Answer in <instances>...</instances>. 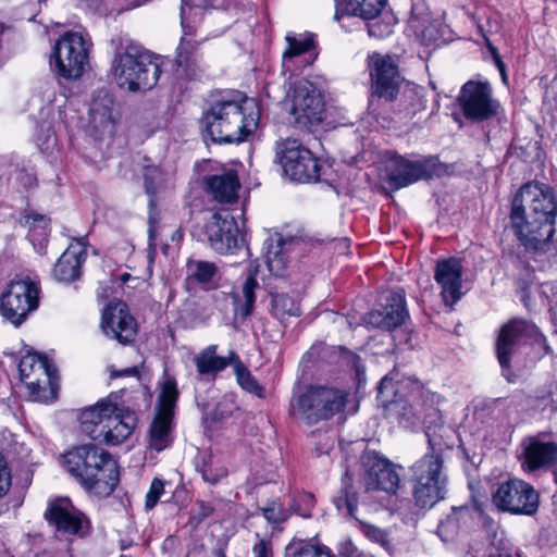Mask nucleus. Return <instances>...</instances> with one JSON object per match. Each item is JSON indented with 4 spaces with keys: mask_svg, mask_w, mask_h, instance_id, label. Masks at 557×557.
I'll return each mask as SVG.
<instances>
[{
    "mask_svg": "<svg viewBox=\"0 0 557 557\" xmlns=\"http://www.w3.org/2000/svg\"><path fill=\"white\" fill-rule=\"evenodd\" d=\"M259 119L257 101L237 92L216 100L203 113L201 124L212 141L238 144L255 133Z\"/></svg>",
    "mask_w": 557,
    "mask_h": 557,
    "instance_id": "1",
    "label": "nucleus"
},
{
    "mask_svg": "<svg viewBox=\"0 0 557 557\" xmlns=\"http://www.w3.org/2000/svg\"><path fill=\"white\" fill-rule=\"evenodd\" d=\"M111 42L114 47L111 74L116 85L128 91L151 89L161 69L149 52L127 37L120 36Z\"/></svg>",
    "mask_w": 557,
    "mask_h": 557,
    "instance_id": "2",
    "label": "nucleus"
},
{
    "mask_svg": "<svg viewBox=\"0 0 557 557\" xmlns=\"http://www.w3.org/2000/svg\"><path fill=\"white\" fill-rule=\"evenodd\" d=\"M66 471L89 491L111 494L119 483L116 462L92 444L76 446L62 456Z\"/></svg>",
    "mask_w": 557,
    "mask_h": 557,
    "instance_id": "3",
    "label": "nucleus"
},
{
    "mask_svg": "<svg viewBox=\"0 0 557 557\" xmlns=\"http://www.w3.org/2000/svg\"><path fill=\"white\" fill-rule=\"evenodd\" d=\"M117 394H110L85 408L79 413L81 430L94 441L119 445L133 433L136 425L134 412L120 407Z\"/></svg>",
    "mask_w": 557,
    "mask_h": 557,
    "instance_id": "4",
    "label": "nucleus"
},
{
    "mask_svg": "<svg viewBox=\"0 0 557 557\" xmlns=\"http://www.w3.org/2000/svg\"><path fill=\"white\" fill-rule=\"evenodd\" d=\"M92 41L88 34L69 30L60 36L51 50V71L66 81L81 78L90 67Z\"/></svg>",
    "mask_w": 557,
    "mask_h": 557,
    "instance_id": "5",
    "label": "nucleus"
},
{
    "mask_svg": "<svg viewBox=\"0 0 557 557\" xmlns=\"http://www.w3.org/2000/svg\"><path fill=\"white\" fill-rule=\"evenodd\" d=\"M40 282L26 274H16L0 296V314L14 326H20L39 308Z\"/></svg>",
    "mask_w": 557,
    "mask_h": 557,
    "instance_id": "6",
    "label": "nucleus"
},
{
    "mask_svg": "<svg viewBox=\"0 0 557 557\" xmlns=\"http://www.w3.org/2000/svg\"><path fill=\"white\" fill-rule=\"evenodd\" d=\"M347 403V393L333 386H310L305 393L294 398L290 409L308 424L329 420L342 412Z\"/></svg>",
    "mask_w": 557,
    "mask_h": 557,
    "instance_id": "7",
    "label": "nucleus"
},
{
    "mask_svg": "<svg viewBox=\"0 0 557 557\" xmlns=\"http://www.w3.org/2000/svg\"><path fill=\"white\" fill-rule=\"evenodd\" d=\"M510 228L527 252L541 256L554 249L555 226L512 200Z\"/></svg>",
    "mask_w": 557,
    "mask_h": 557,
    "instance_id": "8",
    "label": "nucleus"
},
{
    "mask_svg": "<svg viewBox=\"0 0 557 557\" xmlns=\"http://www.w3.org/2000/svg\"><path fill=\"white\" fill-rule=\"evenodd\" d=\"M413 497L420 507H432L444 498L447 476L444 458L436 454H424L411 467Z\"/></svg>",
    "mask_w": 557,
    "mask_h": 557,
    "instance_id": "9",
    "label": "nucleus"
},
{
    "mask_svg": "<svg viewBox=\"0 0 557 557\" xmlns=\"http://www.w3.org/2000/svg\"><path fill=\"white\" fill-rule=\"evenodd\" d=\"M367 69L371 83V95L385 101L396 100L405 77L395 55L372 52L367 58Z\"/></svg>",
    "mask_w": 557,
    "mask_h": 557,
    "instance_id": "10",
    "label": "nucleus"
},
{
    "mask_svg": "<svg viewBox=\"0 0 557 557\" xmlns=\"http://www.w3.org/2000/svg\"><path fill=\"white\" fill-rule=\"evenodd\" d=\"M276 154L283 172L298 183L317 182L321 164L313 153L296 139H286L277 145Z\"/></svg>",
    "mask_w": 557,
    "mask_h": 557,
    "instance_id": "11",
    "label": "nucleus"
},
{
    "mask_svg": "<svg viewBox=\"0 0 557 557\" xmlns=\"http://www.w3.org/2000/svg\"><path fill=\"white\" fill-rule=\"evenodd\" d=\"M44 517L57 533L63 536L84 539L91 532L89 518L69 497H54L48 500Z\"/></svg>",
    "mask_w": 557,
    "mask_h": 557,
    "instance_id": "12",
    "label": "nucleus"
},
{
    "mask_svg": "<svg viewBox=\"0 0 557 557\" xmlns=\"http://www.w3.org/2000/svg\"><path fill=\"white\" fill-rule=\"evenodd\" d=\"M492 502L500 511L532 516L537 511L540 496L530 483L511 479L497 486L492 494Z\"/></svg>",
    "mask_w": 557,
    "mask_h": 557,
    "instance_id": "13",
    "label": "nucleus"
},
{
    "mask_svg": "<svg viewBox=\"0 0 557 557\" xmlns=\"http://www.w3.org/2000/svg\"><path fill=\"white\" fill-rule=\"evenodd\" d=\"M290 114L300 128L319 125L323 120L324 102L319 89L307 79L297 81L290 94Z\"/></svg>",
    "mask_w": 557,
    "mask_h": 557,
    "instance_id": "14",
    "label": "nucleus"
},
{
    "mask_svg": "<svg viewBox=\"0 0 557 557\" xmlns=\"http://www.w3.org/2000/svg\"><path fill=\"white\" fill-rule=\"evenodd\" d=\"M458 102L463 115L473 122L493 119L500 109L499 102L493 97V89L488 82H467L461 87Z\"/></svg>",
    "mask_w": 557,
    "mask_h": 557,
    "instance_id": "15",
    "label": "nucleus"
},
{
    "mask_svg": "<svg viewBox=\"0 0 557 557\" xmlns=\"http://www.w3.org/2000/svg\"><path fill=\"white\" fill-rule=\"evenodd\" d=\"M203 234L210 247L221 255H233L243 245L237 222L227 210L212 213L205 223Z\"/></svg>",
    "mask_w": 557,
    "mask_h": 557,
    "instance_id": "16",
    "label": "nucleus"
},
{
    "mask_svg": "<svg viewBox=\"0 0 557 557\" xmlns=\"http://www.w3.org/2000/svg\"><path fill=\"white\" fill-rule=\"evenodd\" d=\"M513 201L555 226L557 198L549 186L539 182L527 183L515 195Z\"/></svg>",
    "mask_w": 557,
    "mask_h": 557,
    "instance_id": "17",
    "label": "nucleus"
},
{
    "mask_svg": "<svg viewBox=\"0 0 557 557\" xmlns=\"http://www.w3.org/2000/svg\"><path fill=\"white\" fill-rule=\"evenodd\" d=\"M100 327L102 333L122 345L135 339L137 323L128 307L121 300L110 301L102 311Z\"/></svg>",
    "mask_w": 557,
    "mask_h": 557,
    "instance_id": "18",
    "label": "nucleus"
},
{
    "mask_svg": "<svg viewBox=\"0 0 557 557\" xmlns=\"http://www.w3.org/2000/svg\"><path fill=\"white\" fill-rule=\"evenodd\" d=\"M364 468L363 485L366 492L382 491L395 494L399 487L400 479L395 467L385 458L375 453H367L362 456Z\"/></svg>",
    "mask_w": 557,
    "mask_h": 557,
    "instance_id": "19",
    "label": "nucleus"
},
{
    "mask_svg": "<svg viewBox=\"0 0 557 557\" xmlns=\"http://www.w3.org/2000/svg\"><path fill=\"white\" fill-rule=\"evenodd\" d=\"M432 172L431 160L412 161L396 153L391 154L385 164L386 182L394 189L429 178Z\"/></svg>",
    "mask_w": 557,
    "mask_h": 557,
    "instance_id": "20",
    "label": "nucleus"
},
{
    "mask_svg": "<svg viewBox=\"0 0 557 557\" xmlns=\"http://www.w3.org/2000/svg\"><path fill=\"white\" fill-rule=\"evenodd\" d=\"M533 325L523 320H511L499 331L496 342V356L503 374L511 382V359L517 354L524 337L532 331Z\"/></svg>",
    "mask_w": 557,
    "mask_h": 557,
    "instance_id": "21",
    "label": "nucleus"
},
{
    "mask_svg": "<svg viewBox=\"0 0 557 557\" xmlns=\"http://www.w3.org/2000/svg\"><path fill=\"white\" fill-rule=\"evenodd\" d=\"M20 375L32 394H38L47 385H52L53 364L38 354H27L20 360Z\"/></svg>",
    "mask_w": 557,
    "mask_h": 557,
    "instance_id": "22",
    "label": "nucleus"
},
{
    "mask_svg": "<svg viewBox=\"0 0 557 557\" xmlns=\"http://www.w3.org/2000/svg\"><path fill=\"white\" fill-rule=\"evenodd\" d=\"M381 310L369 312L362 320L367 325L391 331L404 323L408 317L405 307V296L400 292H392Z\"/></svg>",
    "mask_w": 557,
    "mask_h": 557,
    "instance_id": "23",
    "label": "nucleus"
},
{
    "mask_svg": "<svg viewBox=\"0 0 557 557\" xmlns=\"http://www.w3.org/2000/svg\"><path fill=\"white\" fill-rule=\"evenodd\" d=\"M462 267L459 259L449 258L437 261L435 281L442 287V297L446 305L453 306L461 298Z\"/></svg>",
    "mask_w": 557,
    "mask_h": 557,
    "instance_id": "24",
    "label": "nucleus"
},
{
    "mask_svg": "<svg viewBox=\"0 0 557 557\" xmlns=\"http://www.w3.org/2000/svg\"><path fill=\"white\" fill-rule=\"evenodd\" d=\"M522 468L532 472L550 467L557 462V445L543 442L537 437H528L522 443Z\"/></svg>",
    "mask_w": 557,
    "mask_h": 557,
    "instance_id": "25",
    "label": "nucleus"
},
{
    "mask_svg": "<svg viewBox=\"0 0 557 557\" xmlns=\"http://www.w3.org/2000/svg\"><path fill=\"white\" fill-rule=\"evenodd\" d=\"M86 260V247L83 240L72 243L58 259L53 276L59 282L70 283L81 275L82 264Z\"/></svg>",
    "mask_w": 557,
    "mask_h": 557,
    "instance_id": "26",
    "label": "nucleus"
},
{
    "mask_svg": "<svg viewBox=\"0 0 557 557\" xmlns=\"http://www.w3.org/2000/svg\"><path fill=\"white\" fill-rule=\"evenodd\" d=\"M216 345H209L194 357L198 380H214L219 372L233 364V357L237 356L235 351L231 350L228 356L220 357L216 355Z\"/></svg>",
    "mask_w": 557,
    "mask_h": 557,
    "instance_id": "27",
    "label": "nucleus"
},
{
    "mask_svg": "<svg viewBox=\"0 0 557 557\" xmlns=\"http://www.w3.org/2000/svg\"><path fill=\"white\" fill-rule=\"evenodd\" d=\"M385 4L386 0H337L334 17L337 22L345 16L372 21L382 13Z\"/></svg>",
    "mask_w": 557,
    "mask_h": 557,
    "instance_id": "28",
    "label": "nucleus"
},
{
    "mask_svg": "<svg viewBox=\"0 0 557 557\" xmlns=\"http://www.w3.org/2000/svg\"><path fill=\"white\" fill-rule=\"evenodd\" d=\"M205 182L208 191L219 202L231 203L237 200L240 184L235 171L228 170L222 174L208 176Z\"/></svg>",
    "mask_w": 557,
    "mask_h": 557,
    "instance_id": "29",
    "label": "nucleus"
},
{
    "mask_svg": "<svg viewBox=\"0 0 557 557\" xmlns=\"http://www.w3.org/2000/svg\"><path fill=\"white\" fill-rule=\"evenodd\" d=\"M173 419L174 416L156 412L149 429V446L152 449L161 451L171 445Z\"/></svg>",
    "mask_w": 557,
    "mask_h": 557,
    "instance_id": "30",
    "label": "nucleus"
},
{
    "mask_svg": "<svg viewBox=\"0 0 557 557\" xmlns=\"http://www.w3.org/2000/svg\"><path fill=\"white\" fill-rule=\"evenodd\" d=\"M180 396L176 379L164 370L159 382V395L157 399L156 412L165 416H174L176 401Z\"/></svg>",
    "mask_w": 557,
    "mask_h": 557,
    "instance_id": "31",
    "label": "nucleus"
},
{
    "mask_svg": "<svg viewBox=\"0 0 557 557\" xmlns=\"http://www.w3.org/2000/svg\"><path fill=\"white\" fill-rule=\"evenodd\" d=\"M285 243L281 237L270 238L267 244L265 264L275 276H282L286 269L287 257Z\"/></svg>",
    "mask_w": 557,
    "mask_h": 557,
    "instance_id": "32",
    "label": "nucleus"
},
{
    "mask_svg": "<svg viewBox=\"0 0 557 557\" xmlns=\"http://www.w3.org/2000/svg\"><path fill=\"white\" fill-rule=\"evenodd\" d=\"M333 504L341 515L358 519L357 510L359 499L356 491L354 490L348 479H345L343 481L341 490L333 498Z\"/></svg>",
    "mask_w": 557,
    "mask_h": 557,
    "instance_id": "33",
    "label": "nucleus"
},
{
    "mask_svg": "<svg viewBox=\"0 0 557 557\" xmlns=\"http://www.w3.org/2000/svg\"><path fill=\"white\" fill-rule=\"evenodd\" d=\"M89 120L95 129L104 131L112 125V100L104 95L92 100Z\"/></svg>",
    "mask_w": 557,
    "mask_h": 557,
    "instance_id": "34",
    "label": "nucleus"
},
{
    "mask_svg": "<svg viewBox=\"0 0 557 557\" xmlns=\"http://www.w3.org/2000/svg\"><path fill=\"white\" fill-rule=\"evenodd\" d=\"M425 435L429 444L426 454H436L444 458V451L454 447L453 430L448 426L440 425L434 429L428 426Z\"/></svg>",
    "mask_w": 557,
    "mask_h": 557,
    "instance_id": "35",
    "label": "nucleus"
},
{
    "mask_svg": "<svg viewBox=\"0 0 557 557\" xmlns=\"http://www.w3.org/2000/svg\"><path fill=\"white\" fill-rule=\"evenodd\" d=\"M257 269H249L248 275L242 287V296H235V301L237 302L236 311L243 317L246 318L251 314L253 310V305L256 301L255 290L258 287V282L255 277Z\"/></svg>",
    "mask_w": 557,
    "mask_h": 557,
    "instance_id": "36",
    "label": "nucleus"
},
{
    "mask_svg": "<svg viewBox=\"0 0 557 557\" xmlns=\"http://www.w3.org/2000/svg\"><path fill=\"white\" fill-rule=\"evenodd\" d=\"M272 312L275 318L284 321L290 317H299L301 313L299 297L288 294L272 295Z\"/></svg>",
    "mask_w": 557,
    "mask_h": 557,
    "instance_id": "37",
    "label": "nucleus"
},
{
    "mask_svg": "<svg viewBox=\"0 0 557 557\" xmlns=\"http://www.w3.org/2000/svg\"><path fill=\"white\" fill-rule=\"evenodd\" d=\"M232 367L236 375V381L244 391L259 398L264 397V387L256 380L248 368L240 361L238 356L233 357Z\"/></svg>",
    "mask_w": 557,
    "mask_h": 557,
    "instance_id": "38",
    "label": "nucleus"
},
{
    "mask_svg": "<svg viewBox=\"0 0 557 557\" xmlns=\"http://www.w3.org/2000/svg\"><path fill=\"white\" fill-rule=\"evenodd\" d=\"M286 41L288 48L283 53V69L285 71H292V60L312 48L313 37L311 35H299L298 37L287 35Z\"/></svg>",
    "mask_w": 557,
    "mask_h": 557,
    "instance_id": "39",
    "label": "nucleus"
},
{
    "mask_svg": "<svg viewBox=\"0 0 557 557\" xmlns=\"http://www.w3.org/2000/svg\"><path fill=\"white\" fill-rule=\"evenodd\" d=\"M181 24L183 28V37L177 47L176 61L180 66H186L189 63L190 55L197 49V42L188 39L189 36L194 35V29L186 23V8H181Z\"/></svg>",
    "mask_w": 557,
    "mask_h": 557,
    "instance_id": "40",
    "label": "nucleus"
},
{
    "mask_svg": "<svg viewBox=\"0 0 557 557\" xmlns=\"http://www.w3.org/2000/svg\"><path fill=\"white\" fill-rule=\"evenodd\" d=\"M187 270L189 277L200 284L211 283L216 275L215 264L209 261H189L187 264Z\"/></svg>",
    "mask_w": 557,
    "mask_h": 557,
    "instance_id": "41",
    "label": "nucleus"
},
{
    "mask_svg": "<svg viewBox=\"0 0 557 557\" xmlns=\"http://www.w3.org/2000/svg\"><path fill=\"white\" fill-rule=\"evenodd\" d=\"M202 479L210 484L218 483L221 479L226 476V469L215 459L209 458L206 460L201 468Z\"/></svg>",
    "mask_w": 557,
    "mask_h": 557,
    "instance_id": "42",
    "label": "nucleus"
},
{
    "mask_svg": "<svg viewBox=\"0 0 557 557\" xmlns=\"http://www.w3.org/2000/svg\"><path fill=\"white\" fill-rule=\"evenodd\" d=\"M315 499L310 493H301L296 496L290 509L302 518L311 517V511L314 507Z\"/></svg>",
    "mask_w": 557,
    "mask_h": 557,
    "instance_id": "43",
    "label": "nucleus"
},
{
    "mask_svg": "<svg viewBox=\"0 0 557 557\" xmlns=\"http://www.w3.org/2000/svg\"><path fill=\"white\" fill-rule=\"evenodd\" d=\"M237 410V406L231 395H225L215 406L212 412V420L222 422L228 419L234 411Z\"/></svg>",
    "mask_w": 557,
    "mask_h": 557,
    "instance_id": "44",
    "label": "nucleus"
},
{
    "mask_svg": "<svg viewBox=\"0 0 557 557\" xmlns=\"http://www.w3.org/2000/svg\"><path fill=\"white\" fill-rule=\"evenodd\" d=\"M527 401L534 410L544 411L549 409L550 411H555L557 409V399H554L552 393H543L535 397H529Z\"/></svg>",
    "mask_w": 557,
    "mask_h": 557,
    "instance_id": "45",
    "label": "nucleus"
},
{
    "mask_svg": "<svg viewBox=\"0 0 557 557\" xmlns=\"http://www.w3.org/2000/svg\"><path fill=\"white\" fill-rule=\"evenodd\" d=\"M212 512H213V507L210 504H208V503H206L203 500H198L196 503L195 507L190 511L189 522L194 527H197L205 519L210 517Z\"/></svg>",
    "mask_w": 557,
    "mask_h": 557,
    "instance_id": "46",
    "label": "nucleus"
},
{
    "mask_svg": "<svg viewBox=\"0 0 557 557\" xmlns=\"http://www.w3.org/2000/svg\"><path fill=\"white\" fill-rule=\"evenodd\" d=\"M262 515L264 519L271 524H280L284 522L288 515L285 510H283L282 506L276 503H272L271 505L262 508Z\"/></svg>",
    "mask_w": 557,
    "mask_h": 557,
    "instance_id": "47",
    "label": "nucleus"
},
{
    "mask_svg": "<svg viewBox=\"0 0 557 557\" xmlns=\"http://www.w3.org/2000/svg\"><path fill=\"white\" fill-rule=\"evenodd\" d=\"M164 493V483L160 479H153L148 493L146 494L145 507L146 509H152L160 496Z\"/></svg>",
    "mask_w": 557,
    "mask_h": 557,
    "instance_id": "48",
    "label": "nucleus"
},
{
    "mask_svg": "<svg viewBox=\"0 0 557 557\" xmlns=\"http://www.w3.org/2000/svg\"><path fill=\"white\" fill-rule=\"evenodd\" d=\"M11 486V473L4 457L0 454V498L7 495Z\"/></svg>",
    "mask_w": 557,
    "mask_h": 557,
    "instance_id": "49",
    "label": "nucleus"
},
{
    "mask_svg": "<svg viewBox=\"0 0 557 557\" xmlns=\"http://www.w3.org/2000/svg\"><path fill=\"white\" fill-rule=\"evenodd\" d=\"M368 33L371 37L381 38L392 33V24L384 23L383 26L379 22L368 24Z\"/></svg>",
    "mask_w": 557,
    "mask_h": 557,
    "instance_id": "50",
    "label": "nucleus"
},
{
    "mask_svg": "<svg viewBox=\"0 0 557 557\" xmlns=\"http://www.w3.org/2000/svg\"><path fill=\"white\" fill-rule=\"evenodd\" d=\"M543 293L544 294L550 293L553 296L552 301L554 302V305H552V307H550V312H552L553 320L555 321V323H557V282L544 284Z\"/></svg>",
    "mask_w": 557,
    "mask_h": 557,
    "instance_id": "51",
    "label": "nucleus"
},
{
    "mask_svg": "<svg viewBox=\"0 0 557 557\" xmlns=\"http://www.w3.org/2000/svg\"><path fill=\"white\" fill-rule=\"evenodd\" d=\"M252 554L253 557H273L271 545L263 540L253 545Z\"/></svg>",
    "mask_w": 557,
    "mask_h": 557,
    "instance_id": "52",
    "label": "nucleus"
},
{
    "mask_svg": "<svg viewBox=\"0 0 557 557\" xmlns=\"http://www.w3.org/2000/svg\"><path fill=\"white\" fill-rule=\"evenodd\" d=\"M468 509L466 507H460L458 510H455L451 516H449L446 521L442 522L440 529H448L456 520L457 516L466 512Z\"/></svg>",
    "mask_w": 557,
    "mask_h": 557,
    "instance_id": "53",
    "label": "nucleus"
},
{
    "mask_svg": "<svg viewBox=\"0 0 557 557\" xmlns=\"http://www.w3.org/2000/svg\"><path fill=\"white\" fill-rule=\"evenodd\" d=\"M157 223H158V220H157L156 215L153 213H150V216H149V228H148L150 246H152V242L156 238Z\"/></svg>",
    "mask_w": 557,
    "mask_h": 557,
    "instance_id": "54",
    "label": "nucleus"
},
{
    "mask_svg": "<svg viewBox=\"0 0 557 557\" xmlns=\"http://www.w3.org/2000/svg\"><path fill=\"white\" fill-rule=\"evenodd\" d=\"M136 375H138V370L136 367L125 368L121 371H111V377L136 376Z\"/></svg>",
    "mask_w": 557,
    "mask_h": 557,
    "instance_id": "55",
    "label": "nucleus"
},
{
    "mask_svg": "<svg viewBox=\"0 0 557 557\" xmlns=\"http://www.w3.org/2000/svg\"><path fill=\"white\" fill-rule=\"evenodd\" d=\"M154 173H158V169L157 168H149V169H147V171L145 173L146 189H147L148 194H152L154 191L153 190V186H152V182L150 181Z\"/></svg>",
    "mask_w": 557,
    "mask_h": 557,
    "instance_id": "56",
    "label": "nucleus"
},
{
    "mask_svg": "<svg viewBox=\"0 0 557 557\" xmlns=\"http://www.w3.org/2000/svg\"><path fill=\"white\" fill-rule=\"evenodd\" d=\"M26 223L29 224V225H35L36 223H40L44 226H46L47 225V220H46V218L44 215L32 214V215L27 216Z\"/></svg>",
    "mask_w": 557,
    "mask_h": 557,
    "instance_id": "57",
    "label": "nucleus"
},
{
    "mask_svg": "<svg viewBox=\"0 0 557 557\" xmlns=\"http://www.w3.org/2000/svg\"><path fill=\"white\" fill-rule=\"evenodd\" d=\"M392 381H393V379H392V377H389V376H387V375H386V376H384V377L381 380V383H380V387H379L380 393H382L384 388H387V387H388V385L392 383Z\"/></svg>",
    "mask_w": 557,
    "mask_h": 557,
    "instance_id": "58",
    "label": "nucleus"
},
{
    "mask_svg": "<svg viewBox=\"0 0 557 557\" xmlns=\"http://www.w3.org/2000/svg\"><path fill=\"white\" fill-rule=\"evenodd\" d=\"M372 535L375 540H382L384 537V533L376 528H371Z\"/></svg>",
    "mask_w": 557,
    "mask_h": 557,
    "instance_id": "59",
    "label": "nucleus"
},
{
    "mask_svg": "<svg viewBox=\"0 0 557 557\" xmlns=\"http://www.w3.org/2000/svg\"><path fill=\"white\" fill-rule=\"evenodd\" d=\"M496 64H497L499 71L502 73L503 81L506 82L507 76H506V73H505V66H504L503 62L498 58H496Z\"/></svg>",
    "mask_w": 557,
    "mask_h": 557,
    "instance_id": "60",
    "label": "nucleus"
},
{
    "mask_svg": "<svg viewBox=\"0 0 557 557\" xmlns=\"http://www.w3.org/2000/svg\"><path fill=\"white\" fill-rule=\"evenodd\" d=\"M335 322H336L337 324H343V322H347V323H348V325H349L350 327L352 326V322H351V321H349L347 318L342 317V315L336 317Z\"/></svg>",
    "mask_w": 557,
    "mask_h": 557,
    "instance_id": "61",
    "label": "nucleus"
},
{
    "mask_svg": "<svg viewBox=\"0 0 557 557\" xmlns=\"http://www.w3.org/2000/svg\"><path fill=\"white\" fill-rule=\"evenodd\" d=\"M147 0H137L132 5H128L127 9H135L144 4Z\"/></svg>",
    "mask_w": 557,
    "mask_h": 557,
    "instance_id": "62",
    "label": "nucleus"
},
{
    "mask_svg": "<svg viewBox=\"0 0 557 557\" xmlns=\"http://www.w3.org/2000/svg\"><path fill=\"white\" fill-rule=\"evenodd\" d=\"M419 423H424V421L421 419L420 416L413 414V420H412L411 424L416 425V424H419Z\"/></svg>",
    "mask_w": 557,
    "mask_h": 557,
    "instance_id": "63",
    "label": "nucleus"
},
{
    "mask_svg": "<svg viewBox=\"0 0 557 557\" xmlns=\"http://www.w3.org/2000/svg\"><path fill=\"white\" fill-rule=\"evenodd\" d=\"M490 557H513L511 554L508 553H499L496 555H491Z\"/></svg>",
    "mask_w": 557,
    "mask_h": 557,
    "instance_id": "64",
    "label": "nucleus"
}]
</instances>
